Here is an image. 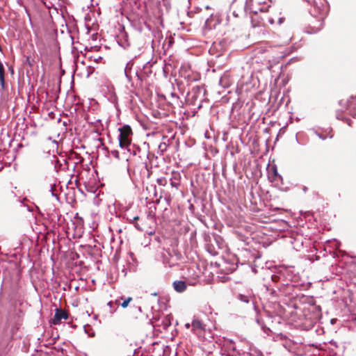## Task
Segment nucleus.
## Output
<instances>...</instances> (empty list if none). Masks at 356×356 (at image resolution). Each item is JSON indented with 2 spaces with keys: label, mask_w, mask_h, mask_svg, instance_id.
<instances>
[{
  "label": "nucleus",
  "mask_w": 356,
  "mask_h": 356,
  "mask_svg": "<svg viewBox=\"0 0 356 356\" xmlns=\"http://www.w3.org/2000/svg\"><path fill=\"white\" fill-rule=\"evenodd\" d=\"M171 97L177 100L179 99V96L175 92H172Z\"/></svg>",
  "instance_id": "obj_46"
},
{
  "label": "nucleus",
  "mask_w": 356,
  "mask_h": 356,
  "mask_svg": "<svg viewBox=\"0 0 356 356\" xmlns=\"http://www.w3.org/2000/svg\"><path fill=\"white\" fill-rule=\"evenodd\" d=\"M13 256L14 257H16V253H13Z\"/></svg>",
  "instance_id": "obj_61"
},
{
  "label": "nucleus",
  "mask_w": 356,
  "mask_h": 356,
  "mask_svg": "<svg viewBox=\"0 0 356 356\" xmlns=\"http://www.w3.org/2000/svg\"><path fill=\"white\" fill-rule=\"evenodd\" d=\"M134 64V63L133 59H131V60L127 62V63L126 64V66L124 67V75L127 78L128 83H131V81H132V76H131V72Z\"/></svg>",
  "instance_id": "obj_19"
},
{
  "label": "nucleus",
  "mask_w": 356,
  "mask_h": 356,
  "mask_svg": "<svg viewBox=\"0 0 356 356\" xmlns=\"http://www.w3.org/2000/svg\"><path fill=\"white\" fill-rule=\"evenodd\" d=\"M168 146V145L165 142L161 143L158 147V153L160 155L163 154V153L167 150Z\"/></svg>",
  "instance_id": "obj_28"
},
{
  "label": "nucleus",
  "mask_w": 356,
  "mask_h": 356,
  "mask_svg": "<svg viewBox=\"0 0 356 356\" xmlns=\"http://www.w3.org/2000/svg\"><path fill=\"white\" fill-rule=\"evenodd\" d=\"M4 131H5V129L3 128H1V136H3L4 134H6V136H7L6 138L5 137L1 138V153L3 152L2 148L3 147V150H5L6 145L8 144L9 146H11V142H12V140L9 138L8 131H6V133H4ZM15 148H13L12 152L8 150V151L6 152L3 156L1 155V156H2L1 170L3 168V164L10 165V163L15 159L16 155L15 153Z\"/></svg>",
  "instance_id": "obj_6"
},
{
  "label": "nucleus",
  "mask_w": 356,
  "mask_h": 356,
  "mask_svg": "<svg viewBox=\"0 0 356 356\" xmlns=\"http://www.w3.org/2000/svg\"><path fill=\"white\" fill-rule=\"evenodd\" d=\"M127 152L134 156L138 155L140 159L145 156L148 159L149 143L144 142L142 147L131 143L130 146H129V149H127Z\"/></svg>",
  "instance_id": "obj_9"
},
{
  "label": "nucleus",
  "mask_w": 356,
  "mask_h": 356,
  "mask_svg": "<svg viewBox=\"0 0 356 356\" xmlns=\"http://www.w3.org/2000/svg\"><path fill=\"white\" fill-rule=\"evenodd\" d=\"M120 299L123 300L122 302H120L118 300H116L115 304L121 305L123 308L127 307L129 302L132 300V298L131 297L124 298V296H121Z\"/></svg>",
  "instance_id": "obj_26"
},
{
  "label": "nucleus",
  "mask_w": 356,
  "mask_h": 356,
  "mask_svg": "<svg viewBox=\"0 0 356 356\" xmlns=\"http://www.w3.org/2000/svg\"><path fill=\"white\" fill-rule=\"evenodd\" d=\"M284 17H280V18L278 19V23H279V24H281L284 22Z\"/></svg>",
  "instance_id": "obj_47"
},
{
  "label": "nucleus",
  "mask_w": 356,
  "mask_h": 356,
  "mask_svg": "<svg viewBox=\"0 0 356 356\" xmlns=\"http://www.w3.org/2000/svg\"><path fill=\"white\" fill-rule=\"evenodd\" d=\"M233 15L235 16V17H237L238 15H236V13H235V12L233 13Z\"/></svg>",
  "instance_id": "obj_60"
},
{
  "label": "nucleus",
  "mask_w": 356,
  "mask_h": 356,
  "mask_svg": "<svg viewBox=\"0 0 356 356\" xmlns=\"http://www.w3.org/2000/svg\"><path fill=\"white\" fill-rule=\"evenodd\" d=\"M18 286L16 282L11 284L10 291L8 294L10 310L7 317V323L12 326V330L18 329L17 324L20 316L19 314L20 310L16 309L17 299Z\"/></svg>",
  "instance_id": "obj_2"
},
{
  "label": "nucleus",
  "mask_w": 356,
  "mask_h": 356,
  "mask_svg": "<svg viewBox=\"0 0 356 356\" xmlns=\"http://www.w3.org/2000/svg\"><path fill=\"white\" fill-rule=\"evenodd\" d=\"M266 292L268 293L270 298H277L280 296H286L290 293L279 282H273L272 284L265 285Z\"/></svg>",
  "instance_id": "obj_7"
},
{
  "label": "nucleus",
  "mask_w": 356,
  "mask_h": 356,
  "mask_svg": "<svg viewBox=\"0 0 356 356\" xmlns=\"http://www.w3.org/2000/svg\"><path fill=\"white\" fill-rule=\"evenodd\" d=\"M328 3L326 0L321 1L319 3L316 1L314 2V10L316 11V10L318 9L319 16L315 22L316 24L309 25L306 29V33L309 34H314L318 33L323 29L324 25V19L328 14Z\"/></svg>",
  "instance_id": "obj_3"
},
{
  "label": "nucleus",
  "mask_w": 356,
  "mask_h": 356,
  "mask_svg": "<svg viewBox=\"0 0 356 356\" xmlns=\"http://www.w3.org/2000/svg\"><path fill=\"white\" fill-rule=\"evenodd\" d=\"M20 245H21V243H20V242H19V241H17V242L16 243V246L13 247V248H14V249H17V248H18L20 246Z\"/></svg>",
  "instance_id": "obj_48"
},
{
  "label": "nucleus",
  "mask_w": 356,
  "mask_h": 356,
  "mask_svg": "<svg viewBox=\"0 0 356 356\" xmlns=\"http://www.w3.org/2000/svg\"><path fill=\"white\" fill-rule=\"evenodd\" d=\"M189 326H190V325H189V324H188V323H186V327L187 328H188V327H189Z\"/></svg>",
  "instance_id": "obj_59"
},
{
  "label": "nucleus",
  "mask_w": 356,
  "mask_h": 356,
  "mask_svg": "<svg viewBox=\"0 0 356 356\" xmlns=\"http://www.w3.org/2000/svg\"><path fill=\"white\" fill-rule=\"evenodd\" d=\"M193 329L194 330H204L205 329V325L203 323V322L197 318H194L192 321L191 323Z\"/></svg>",
  "instance_id": "obj_24"
},
{
  "label": "nucleus",
  "mask_w": 356,
  "mask_h": 356,
  "mask_svg": "<svg viewBox=\"0 0 356 356\" xmlns=\"http://www.w3.org/2000/svg\"><path fill=\"white\" fill-rule=\"evenodd\" d=\"M152 67V64L150 63L149 61H147L140 69V70H137L136 72V76L137 79L140 82H143L145 80L149 75L152 74L151 67Z\"/></svg>",
  "instance_id": "obj_10"
},
{
  "label": "nucleus",
  "mask_w": 356,
  "mask_h": 356,
  "mask_svg": "<svg viewBox=\"0 0 356 356\" xmlns=\"http://www.w3.org/2000/svg\"><path fill=\"white\" fill-rule=\"evenodd\" d=\"M25 63L27 64L29 67H32L35 63L34 59H31L29 56L26 58Z\"/></svg>",
  "instance_id": "obj_35"
},
{
  "label": "nucleus",
  "mask_w": 356,
  "mask_h": 356,
  "mask_svg": "<svg viewBox=\"0 0 356 356\" xmlns=\"http://www.w3.org/2000/svg\"><path fill=\"white\" fill-rule=\"evenodd\" d=\"M119 135L118 138L125 139V140H130L131 142V136L133 131L131 127L129 124H124L118 128Z\"/></svg>",
  "instance_id": "obj_13"
},
{
  "label": "nucleus",
  "mask_w": 356,
  "mask_h": 356,
  "mask_svg": "<svg viewBox=\"0 0 356 356\" xmlns=\"http://www.w3.org/2000/svg\"><path fill=\"white\" fill-rule=\"evenodd\" d=\"M86 327H87V325H85V326H84V330H85V332L88 333V331H87V330H86Z\"/></svg>",
  "instance_id": "obj_56"
},
{
  "label": "nucleus",
  "mask_w": 356,
  "mask_h": 356,
  "mask_svg": "<svg viewBox=\"0 0 356 356\" xmlns=\"http://www.w3.org/2000/svg\"><path fill=\"white\" fill-rule=\"evenodd\" d=\"M52 142L55 144H57V141L56 140H53Z\"/></svg>",
  "instance_id": "obj_58"
},
{
  "label": "nucleus",
  "mask_w": 356,
  "mask_h": 356,
  "mask_svg": "<svg viewBox=\"0 0 356 356\" xmlns=\"http://www.w3.org/2000/svg\"><path fill=\"white\" fill-rule=\"evenodd\" d=\"M271 170L273 172V178L274 181H278V179H281L282 178V176L278 173L277 167L275 165L272 167Z\"/></svg>",
  "instance_id": "obj_29"
},
{
  "label": "nucleus",
  "mask_w": 356,
  "mask_h": 356,
  "mask_svg": "<svg viewBox=\"0 0 356 356\" xmlns=\"http://www.w3.org/2000/svg\"><path fill=\"white\" fill-rule=\"evenodd\" d=\"M293 59H295V58H291V60L289 61V63H290L291 60H293Z\"/></svg>",
  "instance_id": "obj_62"
},
{
  "label": "nucleus",
  "mask_w": 356,
  "mask_h": 356,
  "mask_svg": "<svg viewBox=\"0 0 356 356\" xmlns=\"http://www.w3.org/2000/svg\"><path fill=\"white\" fill-rule=\"evenodd\" d=\"M48 140H51V136L48 137Z\"/></svg>",
  "instance_id": "obj_63"
},
{
  "label": "nucleus",
  "mask_w": 356,
  "mask_h": 356,
  "mask_svg": "<svg viewBox=\"0 0 356 356\" xmlns=\"http://www.w3.org/2000/svg\"><path fill=\"white\" fill-rule=\"evenodd\" d=\"M156 183L159 186H165L168 184V180H167V179L165 177H159V178L156 179Z\"/></svg>",
  "instance_id": "obj_32"
},
{
  "label": "nucleus",
  "mask_w": 356,
  "mask_h": 356,
  "mask_svg": "<svg viewBox=\"0 0 356 356\" xmlns=\"http://www.w3.org/2000/svg\"><path fill=\"white\" fill-rule=\"evenodd\" d=\"M110 153L115 158L120 159V153H119L118 150H116V149L111 150Z\"/></svg>",
  "instance_id": "obj_39"
},
{
  "label": "nucleus",
  "mask_w": 356,
  "mask_h": 356,
  "mask_svg": "<svg viewBox=\"0 0 356 356\" xmlns=\"http://www.w3.org/2000/svg\"><path fill=\"white\" fill-rule=\"evenodd\" d=\"M214 239H215L218 248H222L223 246V243H224L222 238L220 236L216 234V235H214Z\"/></svg>",
  "instance_id": "obj_30"
},
{
  "label": "nucleus",
  "mask_w": 356,
  "mask_h": 356,
  "mask_svg": "<svg viewBox=\"0 0 356 356\" xmlns=\"http://www.w3.org/2000/svg\"><path fill=\"white\" fill-rule=\"evenodd\" d=\"M259 11L261 13H265L266 10H265L264 8H259Z\"/></svg>",
  "instance_id": "obj_51"
},
{
  "label": "nucleus",
  "mask_w": 356,
  "mask_h": 356,
  "mask_svg": "<svg viewBox=\"0 0 356 356\" xmlns=\"http://www.w3.org/2000/svg\"><path fill=\"white\" fill-rule=\"evenodd\" d=\"M173 316L171 314L166 315L161 321L163 329L167 330L172 325Z\"/></svg>",
  "instance_id": "obj_23"
},
{
  "label": "nucleus",
  "mask_w": 356,
  "mask_h": 356,
  "mask_svg": "<svg viewBox=\"0 0 356 356\" xmlns=\"http://www.w3.org/2000/svg\"><path fill=\"white\" fill-rule=\"evenodd\" d=\"M86 120L89 124H94L95 127L94 131L98 135H101V131L103 129L102 120L100 119L91 120L89 115L86 118Z\"/></svg>",
  "instance_id": "obj_18"
},
{
  "label": "nucleus",
  "mask_w": 356,
  "mask_h": 356,
  "mask_svg": "<svg viewBox=\"0 0 356 356\" xmlns=\"http://www.w3.org/2000/svg\"><path fill=\"white\" fill-rule=\"evenodd\" d=\"M138 311H139V312H142V309H141V307H138Z\"/></svg>",
  "instance_id": "obj_57"
},
{
  "label": "nucleus",
  "mask_w": 356,
  "mask_h": 356,
  "mask_svg": "<svg viewBox=\"0 0 356 356\" xmlns=\"http://www.w3.org/2000/svg\"><path fill=\"white\" fill-rule=\"evenodd\" d=\"M111 102L116 106L118 104V98L115 95H113L111 97Z\"/></svg>",
  "instance_id": "obj_42"
},
{
  "label": "nucleus",
  "mask_w": 356,
  "mask_h": 356,
  "mask_svg": "<svg viewBox=\"0 0 356 356\" xmlns=\"http://www.w3.org/2000/svg\"><path fill=\"white\" fill-rule=\"evenodd\" d=\"M127 173H128V175H129V176L130 177H132V175H134V174L135 173V172H134V171H133V172H132V171L131 170V169H130V168H129V165H128V166H127Z\"/></svg>",
  "instance_id": "obj_45"
},
{
  "label": "nucleus",
  "mask_w": 356,
  "mask_h": 356,
  "mask_svg": "<svg viewBox=\"0 0 356 356\" xmlns=\"http://www.w3.org/2000/svg\"><path fill=\"white\" fill-rule=\"evenodd\" d=\"M289 243L296 251H300L303 247V237L302 236H291L289 238Z\"/></svg>",
  "instance_id": "obj_14"
},
{
  "label": "nucleus",
  "mask_w": 356,
  "mask_h": 356,
  "mask_svg": "<svg viewBox=\"0 0 356 356\" xmlns=\"http://www.w3.org/2000/svg\"><path fill=\"white\" fill-rule=\"evenodd\" d=\"M102 58L101 56H99V57L98 58H97L95 60H96L97 62H99V60H102Z\"/></svg>",
  "instance_id": "obj_54"
},
{
  "label": "nucleus",
  "mask_w": 356,
  "mask_h": 356,
  "mask_svg": "<svg viewBox=\"0 0 356 356\" xmlns=\"http://www.w3.org/2000/svg\"><path fill=\"white\" fill-rule=\"evenodd\" d=\"M69 318V313L61 309V308H56L55 314L54 318L51 320V323L53 325H60L61 323V320H67Z\"/></svg>",
  "instance_id": "obj_11"
},
{
  "label": "nucleus",
  "mask_w": 356,
  "mask_h": 356,
  "mask_svg": "<svg viewBox=\"0 0 356 356\" xmlns=\"http://www.w3.org/2000/svg\"><path fill=\"white\" fill-rule=\"evenodd\" d=\"M54 186H55L54 184V185H51L50 188H49V191L51 192V195L53 197H55L57 200H58L59 199L58 195L54 193Z\"/></svg>",
  "instance_id": "obj_38"
},
{
  "label": "nucleus",
  "mask_w": 356,
  "mask_h": 356,
  "mask_svg": "<svg viewBox=\"0 0 356 356\" xmlns=\"http://www.w3.org/2000/svg\"><path fill=\"white\" fill-rule=\"evenodd\" d=\"M343 104L345 110L348 111L350 115L355 118L356 117V95L355 97L350 96Z\"/></svg>",
  "instance_id": "obj_12"
},
{
  "label": "nucleus",
  "mask_w": 356,
  "mask_h": 356,
  "mask_svg": "<svg viewBox=\"0 0 356 356\" xmlns=\"http://www.w3.org/2000/svg\"><path fill=\"white\" fill-rule=\"evenodd\" d=\"M343 100H340V101H339V104L340 106H343Z\"/></svg>",
  "instance_id": "obj_53"
},
{
  "label": "nucleus",
  "mask_w": 356,
  "mask_h": 356,
  "mask_svg": "<svg viewBox=\"0 0 356 356\" xmlns=\"http://www.w3.org/2000/svg\"><path fill=\"white\" fill-rule=\"evenodd\" d=\"M251 23L253 27L261 26L264 24V21H265V16L261 17L259 15L258 12L257 10L251 11Z\"/></svg>",
  "instance_id": "obj_16"
},
{
  "label": "nucleus",
  "mask_w": 356,
  "mask_h": 356,
  "mask_svg": "<svg viewBox=\"0 0 356 356\" xmlns=\"http://www.w3.org/2000/svg\"><path fill=\"white\" fill-rule=\"evenodd\" d=\"M133 225L134 226V227L138 229V231H143V227H141L140 224L138 222V220L135 221L133 222Z\"/></svg>",
  "instance_id": "obj_37"
},
{
  "label": "nucleus",
  "mask_w": 356,
  "mask_h": 356,
  "mask_svg": "<svg viewBox=\"0 0 356 356\" xmlns=\"http://www.w3.org/2000/svg\"><path fill=\"white\" fill-rule=\"evenodd\" d=\"M246 259V264L245 266H246L248 268L251 269L252 272L254 273V274H256L257 273V267L256 266H252L250 261H249V257H247Z\"/></svg>",
  "instance_id": "obj_33"
},
{
  "label": "nucleus",
  "mask_w": 356,
  "mask_h": 356,
  "mask_svg": "<svg viewBox=\"0 0 356 356\" xmlns=\"http://www.w3.org/2000/svg\"><path fill=\"white\" fill-rule=\"evenodd\" d=\"M206 8H207V9H209L210 8H209V6H206Z\"/></svg>",
  "instance_id": "obj_64"
},
{
  "label": "nucleus",
  "mask_w": 356,
  "mask_h": 356,
  "mask_svg": "<svg viewBox=\"0 0 356 356\" xmlns=\"http://www.w3.org/2000/svg\"><path fill=\"white\" fill-rule=\"evenodd\" d=\"M244 11L245 13H248V8H247V1H245V5L244 7Z\"/></svg>",
  "instance_id": "obj_49"
},
{
  "label": "nucleus",
  "mask_w": 356,
  "mask_h": 356,
  "mask_svg": "<svg viewBox=\"0 0 356 356\" xmlns=\"http://www.w3.org/2000/svg\"><path fill=\"white\" fill-rule=\"evenodd\" d=\"M170 181V185L173 188H177L178 186L180 185L179 181L178 179H177L176 178H175V179L171 178Z\"/></svg>",
  "instance_id": "obj_34"
},
{
  "label": "nucleus",
  "mask_w": 356,
  "mask_h": 356,
  "mask_svg": "<svg viewBox=\"0 0 356 356\" xmlns=\"http://www.w3.org/2000/svg\"><path fill=\"white\" fill-rule=\"evenodd\" d=\"M207 90L204 86H196L188 92L186 97L187 104L195 106L197 110L202 107V103L207 99Z\"/></svg>",
  "instance_id": "obj_4"
},
{
  "label": "nucleus",
  "mask_w": 356,
  "mask_h": 356,
  "mask_svg": "<svg viewBox=\"0 0 356 356\" xmlns=\"http://www.w3.org/2000/svg\"><path fill=\"white\" fill-rule=\"evenodd\" d=\"M265 20H267L268 22L270 24H273L275 23L274 19L266 15H265Z\"/></svg>",
  "instance_id": "obj_43"
},
{
  "label": "nucleus",
  "mask_w": 356,
  "mask_h": 356,
  "mask_svg": "<svg viewBox=\"0 0 356 356\" xmlns=\"http://www.w3.org/2000/svg\"><path fill=\"white\" fill-rule=\"evenodd\" d=\"M107 305H108V306H109L110 307H112V305H113V302H112L111 301H110V302H108V304H107Z\"/></svg>",
  "instance_id": "obj_52"
},
{
  "label": "nucleus",
  "mask_w": 356,
  "mask_h": 356,
  "mask_svg": "<svg viewBox=\"0 0 356 356\" xmlns=\"http://www.w3.org/2000/svg\"><path fill=\"white\" fill-rule=\"evenodd\" d=\"M302 190L305 193H306L308 191V188L307 186H304Z\"/></svg>",
  "instance_id": "obj_50"
},
{
  "label": "nucleus",
  "mask_w": 356,
  "mask_h": 356,
  "mask_svg": "<svg viewBox=\"0 0 356 356\" xmlns=\"http://www.w3.org/2000/svg\"><path fill=\"white\" fill-rule=\"evenodd\" d=\"M250 256H251V252L250 250L245 248L239 250L238 254L233 255L226 260V264L227 265V266H226V270L229 273L234 272L238 267L239 264L242 266L246 264V258Z\"/></svg>",
  "instance_id": "obj_5"
},
{
  "label": "nucleus",
  "mask_w": 356,
  "mask_h": 356,
  "mask_svg": "<svg viewBox=\"0 0 356 356\" xmlns=\"http://www.w3.org/2000/svg\"><path fill=\"white\" fill-rule=\"evenodd\" d=\"M250 356H264V355L261 351L254 350L253 353H250Z\"/></svg>",
  "instance_id": "obj_41"
},
{
  "label": "nucleus",
  "mask_w": 356,
  "mask_h": 356,
  "mask_svg": "<svg viewBox=\"0 0 356 356\" xmlns=\"http://www.w3.org/2000/svg\"><path fill=\"white\" fill-rule=\"evenodd\" d=\"M141 171H143V173H147V177H149V170H148L147 164L146 162H145L142 165Z\"/></svg>",
  "instance_id": "obj_36"
},
{
  "label": "nucleus",
  "mask_w": 356,
  "mask_h": 356,
  "mask_svg": "<svg viewBox=\"0 0 356 356\" xmlns=\"http://www.w3.org/2000/svg\"><path fill=\"white\" fill-rule=\"evenodd\" d=\"M211 17H212V15H211ZM212 22L213 19L211 17L207 19L204 23L205 28L209 30L216 29V26L219 24V21L216 19L213 24H212Z\"/></svg>",
  "instance_id": "obj_25"
},
{
  "label": "nucleus",
  "mask_w": 356,
  "mask_h": 356,
  "mask_svg": "<svg viewBox=\"0 0 356 356\" xmlns=\"http://www.w3.org/2000/svg\"><path fill=\"white\" fill-rule=\"evenodd\" d=\"M125 218L130 223H133L134 222L138 220L140 218L138 216H131L129 214H125Z\"/></svg>",
  "instance_id": "obj_31"
},
{
  "label": "nucleus",
  "mask_w": 356,
  "mask_h": 356,
  "mask_svg": "<svg viewBox=\"0 0 356 356\" xmlns=\"http://www.w3.org/2000/svg\"><path fill=\"white\" fill-rule=\"evenodd\" d=\"M271 281L280 282L282 286H284L286 290H289L290 293L293 288L302 286V283L300 280V275L295 272L293 268H285L279 270L276 273L271 275Z\"/></svg>",
  "instance_id": "obj_1"
},
{
  "label": "nucleus",
  "mask_w": 356,
  "mask_h": 356,
  "mask_svg": "<svg viewBox=\"0 0 356 356\" xmlns=\"http://www.w3.org/2000/svg\"><path fill=\"white\" fill-rule=\"evenodd\" d=\"M256 322L257 323L258 325H261V327L263 326V321L259 318L258 314L257 315L256 317Z\"/></svg>",
  "instance_id": "obj_44"
},
{
  "label": "nucleus",
  "mask_w": 356,
  "mask_h": 356,
  "mask_svg": "<svg viewBox=\"0 0 356 356\" xmlns=\"http://www.w3.org/2000/svg\"><path fill=\"white\" fill-rule=\"evenodd\" d=\"M3 252H1V269L3 270V274L6 275V270L8 269V264L10 265V268H13L14 270H16V263L15 261H7L4 258L2 257Z\"/></svg>",
  "instance_id": "obj_21"
},
{
  "label": "nucleus",
  "mask_w": 356,
  "mask_h": 356,
  "mask_svg": "<svg viewBox=\"0 0 356 356\" xmlns=\"http://www.w3.org/2000/svg\"><path fill=\"white\" fill-rule=\"evenodd\" d=\"M3 64L1 63V89H3L4 88V84H5V81H4V78H3Z\"/></svg>",
  "instance_id": "obj_40"
},
{
  "label": "nucleus",
  "mask_w": 356,
  "mask_h": 356,
  "mask_svg": "<svg viewBox=\"0 0 356 356\" xmlns=\"http://www.w3.org/2000/svg\"><path fill=\"white\" fill-rule=\"evenodd\" d=\"M116 41L118 44L124 49H128L131 47L129 40L128 33L125 30V26L119 24L117 26Z\"/></svg>",
  "instance_id": "obj_8"
},
{
  "label": "nucleus",
  "mask_w": 356,
  "mask_h": 356,
  "mask_svg": "<svg viewBox=\"0 0 356 356\" xmlns=\"http://www.w3.org/2000/svg\"><path fill=\"white\" fill-rule=\"evenodd\" d=\"M237 299L238 300H240L241 302H243L246 304L251 302L253 305L254 309L257 311V307L255 305V302L254 301L252 296H251L250 295H245V294L239 293L237 296Z\"/></svg>",
  "instance_id": "obj_20"
},
{
  "label": "nucleus",
  "mask_w": 356,
  "mask_h": 356,
  "mask_svg": "<svg viewBox=\"0 0 356 356\" xmlns=\"http://www.w3.org/2000/svg\"><path fill=\"white\" fill-rule=\"evenodd\" d=\"M119 146L121 149H125L127 151L129 146H130L131 142L130 140H125V139L120 138L118 137Z\"/></svg>",
  "instance_id": "obj_27"
},
{
  "label": "nucleus",
  "mask_w": 356,
  "mask_h": 356,
  "mask_svg": "<svg viewBox=\"0 0 356 356\" xmlns=\"http://www.w3.org/2000/svg\"><path fill=\"white\" fill-rule=\"evenodd\" d=\"M137 351H138V349H136L134 350L133 356H135V355L136 354Z\"/></svg>",
  "instance_id": "obj_55"
},
{
  "label": "nucleus",
  "mask_w": 356,
  "mask_h": 356,
  "mask_svg": "<svg viewBox=\"0 0 356 356\" xmlns=\"http://www.w3.org/2000/svg\"><path fill=\"white\" fill-rule=\"evenodd\" d=\"M143 47L140 44H131V47L127 50L129 51L133 60L138 57L143 53Z\"/></svg>",
  "instance_id": "obj_17"
},
{
  "label": "nucleus",
  "mask_w": 356,
  "mask_h": 356,
  "mask_svg": "<svg viewBox=\"0 0 356 356\" xmlns=\"http://www.w3.org/2000/svg\"><path fill=\"white\" fill-rule=\"evenodd\" d=\"M344 112L343 110H337L336 111V118L339 120H341L344 122H346L348 126H352V120L349 119L348 118H346L343 115V113Z\"/></svg>",
  "instance_id": "obj_22"
},
{
  "label": "nucleus",
  "mask_w": 356,
  "mask_h": 356,
  "mask_svg": "<svg viewBox=\"0 0 356 356\" xmlns=\"http://www.w3.org/2000/svg\"><path fill=\"white\" fill-rule=\"evenodd\" d=\"M188 285H193L190 281L186 280H175L172 283V287L174 290L177 293H183L184 292Z\"/></svg>",
  "instance_id": "obj_15"
}]
</instances>
